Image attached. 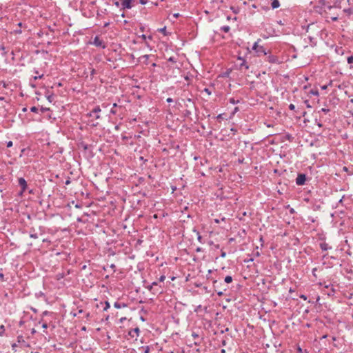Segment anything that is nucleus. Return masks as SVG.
<instances>
[{
	"label": "nucleus",
	"instance_id": "c85d7f7f",
	"mask_svg": "<svg viewBox=\"0 0 353 353\" xmlns=\"http://www.w3.org/2000/svg\"><path fill=\"white\" fill-rule=\"evenodd\" d=\"M347 63L350 64L353 63V56H350L347 58Z\"/></svg>",
	"mask_w": 353,
	"mask_h": 353
},
{
	"label": "nucleus",
	"instance_id": "37998d69",
	"mask_svg": "<svg viewBox=\"0 0 353 353\" xmlns=\"http://www.w3.org/2000/svg\"><path fill=\"white\" fill-rule=\"evenodd\" d=\"M140 37L143 39V40H145L147 39V37L145 34H142L141 36H140Z\"/></svg>",
	"mask_w": 353,
	"mask_h": 353
},
{
	"label": "nucleus",
	"instance_id": "4468645a",
	"mask_svg": "<svg viewBox=\"0 0 353 353\" xmlns=\"http://www.w3.org/2000/svg\"><path fill=\"white\" fill-rule=\"evenodd\" d=\"M114 307L119 309L121 307H126V305L125 303H123L122 305L119 303V302H115L114 304Z\"/></svg>",
	"mask_w": 353,
	"mask_h": 353
},
{
	"label": "nucleus",
	"instance_id": "49530a36",
	"mask_svg": "<svg viewBox=\"0 0 353 353\" xmlns=\"http://www.w3.org/2000/svg\"><path fill=\"white\" fill-rule=\"evenodd\" d=\"M148 288L151 291V290H154V286L151 284L150 285H149L148 287Z\"/></svg>",
	"mask_w": 353,
	"mask_h": 353
},
{
	"label": "nucleus",
	"instance_id": "e433bc0d",
	"mask_svg": "<svg viewBox=\"0 0 353 353\" xmlns=\"http://www.w3.org/2000/svg\"><path fill=\"white\" fill-rule=\"evenodd\" d=\"M315 122L319 127L321 128L323 126L322 123L321 122L318 121L317 119H315Z\"/></svg>",
	"mask_w": 353,
	"mask_h": 353
},
{
	"label": "nucleus",
	"instance_id": "2f4dec72",
	"mask_svg": "<svg viewBox=\"0 0 353 353\" xmlns=\"http://www.w3.org/2000/svg\"><path fill=\"white\" fill-rule=\"evenodd\" d=\"M40 110H41V112H45L49 111L50 108H43V107H41Z\"/></svg>",
	"mask_w": 353,
	"mask_h": 353
},
{
	"label": "nucleus",
	"instance_id": "79ce46f5",
	"mask_svg": "<svg viewBox=\"0 0 353 353\" xmlns=\"http://www.w3.org/2000/svg\"><path fill=\"white\" fill-rule=\"evenodd\" d=\"M308 39H310L311 43H315V42L314 41V39L313 37L310 36V37H308Z\"/></svg>",
	"mask_w": 353,
	"mask_h": 353
},
{
	"label": "nucleus",
	"instance_id": "9b49d317",
	"mask_svg": "<svg viewBox=\"0 0 353 353\" xmlns=\"http://www.w3.org/2000/svg\"><path fill=\"white\" fill-rule=\"evenodd\" d=\"M280 6V2L279 0H273L271 3V7L272 9L278 8Z\"/></svg>",
	"mask_w": 353,
	"mask_h": 353
},
{
	"label": "nucleus",
	"instance_id": "bf43d9fd",
	"mask_svg": "<svg viewBox=\"0 0 353 353\" xmlns=\"http://www.w3.org/2000/svg\"><path fill=\"white\" fill-rule=\"evenodd\" d=\"M94 73H95V70L92 69V70L91 72V74L93 75Z\"/></svg>",
	"mask_w": 353,
	"mask_h": 353
},
{
	"label": "nucleus",
	"instance_id": "4be33fe9",
	"mask_svg": "<svg viewBox=\"0 0 353 353\" xmlns=\"http://www.w3.org/2000/svg\"><path fill=\"white\" fill-rule=\"evenodd\" d=\"M229 101H230V103H232V104H236V103H238L239 102V100H235L234 98H230V99H229Z\"/></svg>",
	"mask_w": 353,
	"mask_h": 353
},
{
	"label": "nucleus",
	"instance_id": "bb28decb",
	"mask_svg": "<svg viewBox=\"0 0 353 353\" xmlns=\"http://www.w3.org/2000/svg\"><path fill=\"white\" fill-rule=\"evenodd\" d=\"M56 278L57 280H60L61 279L63 278V274L59 273L56 275Z\"/></svg>",
	"mask_w": 353,
	"mask_h": 353
},
{
	"label": "nucleus",
	"instance_id": "0e129e2a",
	"mask_svg": "<svg viewBox=\"0 0 353 353\" xmlns=\"http://www.w3.org/2000/svg\"><path fill=\"white\" fill-rule=\"evenodd\" d=\"M17 26H18L19 27H21V26H22V23L19 22V23L17 24Z\"/></svg>",
	"mask_w": 353,
	"mask_h": 353
},
{
	"label": "nucleus",
	"instance_id": "f704fd0d",
	"mask_svg": "<svg viewBox=\"0 0 353 353\" xmlns=\"http://www.w3.org/2000/svg\"><path fill=\"white\" fill-rule=\"evenodd\" d=\"M289 108L291 110H294L295 109V105L292 103L290 104L289 105Z\"/></svg>",
	"mask_w": 353,
	"mask_h": 353
},
{
	"label": "nucleus",
	"instance_id": "0eeeda50",
	"mask_svg": "<svg viewBox=\"0 0 353 353\" xmlns=\"http://www.w3.org/2000/svg\"><path fill=\"white\" fill-rule=\"evenodd\" d=\"M238 60L241 61V63H239V70H243V68H245V70L249 69V65L248 64V63L246 62V61L244 59H243L241 57H239Z\"/></svg>",
	"mask_w": 353,
	"mask_h": 353
},
{
	"label": "nucleus",
	"instance_id": "6e6552de",
	"mask_svg": "<svg viewBox=\"0 0 353 353\" xmlns=\"http://www.w3.org/2000/svg\"><path fill=\"white\" fill-rule=\"evenodd\" d=\"M267 61L271 63H279L277 57L272 54H269L267 57Z\"/></svg>",
	"mask_w": 353,
	"mask_h": 353
},
{
	"label": "nucleus",
	"instance_id": "4d7b16f0",
	"mask_svg": "<svg viewBox=\"0 0 353 353\" xmlns=\"http://www.w3.org/2000/svg\"><path fill=\"white\" fill-rule=\"evenodd\" d=\"M128 139V137H125V136H123V137H122V139H123V140H127Z\"/></svg>",
	"mask_w": 353,
	"mask_h": 353
},
{
	"label": "nucleus",
	"instance_id": "3c124183",
	"mask_svg": "<svg viewBox=\"0 0 353 353\" xmlns=\"http://www.w3.org/2000/svg\"><path fill=\"white\" fill-rule=\"evenodd\" d=\"M85 317L87 319H89V318L90 317V314L88 312L85 314Z\"/></svg>",
	"mask_w": 353,
	"mask_h": 353
},
{
	"label": "nucleus",
	"instance_id": "dca6fc26",
	"mask_svg": "<svg viewBox=\"0 0 353 353\" xmlns=\"http://www.w3.org/2000/svg\"><path fill=\"white\" fill-rule=\"evenodd\" d=\"M230 30V28L228 26H223L221 28V30L223 31L224 32H228Z\"/></svg>",
	"mask_w": 353,
	"mask_h": 353
},
{
	"label": "nucleus",
	"instance_id": "864d4df0",
	"mask_svg": "<svg viewBox=\"0 0 353 353\" xmlns=\"http://www.w3.org/2000/svg\"><path fill=\"white\" fill-rule=\"evenodd\" d=\"M114 5H115L116 6L119 7V5H120V3H119V1H116V2H114Z\"/></svg>",
	"mask_w": 353,
	"mask_h": 353
},
{
	"label": "nucleus",
	"instance_id": "72a5a7b5",
	"mask_svg": "<svg viewBox=\"0 0 353 353\" xmlns=\"http://www.w3.org/2000/svg\"><path fill=\"white\" fill-rule=\"evenodd\" d=\"M331 84H332V82H330L328 85H324L321 86V89L326 90L327 88L328 85H330Z\"/></svg>",
	"mask_w": 353,
	"mask_h": 353
},
{
	"label": "nucleus",
	"instance_id": "39448f33",
	"mask_svg": "<svg viewBox=\"0 0 353 353\" xmlns=\"http://www.w3.org/2000/svg\"><path fill=\"white\" fill-rule=\"evenodd\" d=\"M135 0H123L121 3V9H130L132 8V2Z\"/></svg>",
	"mask_w": 353,
	"mask_h": 353
},
{
	"label": "nucleus",
	"instance_id": "a211bd4d",
	"mask_svg": "<svg viewBox=\"0 0 353 353\" xmlns=\"http://www.w3.org/2000/svg\"><path fill=\"white\" fill-rule=\"evenodd\" d=\"M117 107V104L116 103H114L113 104V107L110 110V114H117V110H114V108H116Z\"/></svg>",
	"mask_w": 353,
	"mask_h": 353
},
{
	"label": "nucleus",
	"instance_id": "8fccbe9b",
	"mask_svg": "<svg viewBox=\"0 0 353 353\" xmlns=\"http://www.w3.org/2000/svg\"><path fill=\"white\" fill-rule=\"evenodd\" d=\"M14 32L17 34H21V30H15Z\"/></svg>",
	"mask_w": 353,
	"mask_h": 353
},
{
	"label": "nucleus",
	"instance_id": "7c9ffc66",
	"mask_svg": "<svg viewBox=\"0 0 353 353\" xmlns=\"http://www.w3.org/2000/svg\"><path fill=\"white\" fill-rule=\"evenodd\" d=\"M30 111L32 112H38V108L35 106H33L30 108Z\"/></svg>",
	"mask_w": 353,
	"mask_h": 353
},
{
	"label": "nucleus",
	"instance_id": "cd10ccee",
	"mask_svg": "<svg viewBox=\"0 0 353 353\" xmlns=\"http://www.w3.org/2000/svg\"><path fill=\"white\" fill-rule=\"evenodd\" d=\"M110 307V303L108 301L105 302V307L103 308V310H107Z\"/></svg>",
	"mask_w": 353,
	"mask_h": 353
},
{
	"label": "nucleus",
	"instance_id": "2eb2a0df",
	"mask_svg": "<svg viewBox=\"0 0 353 353\" xmlns=\"http://www.w3.org/2000/svg\"><path fill=\"white\" fill-rule=\"evenodd\" d=\"M193 232H196V234H197V239L199 242H201V240H202V236H201L199 232L196 229V228H194L193 229Z\"/></svg>",
	"mask_w": 353,
	"mask_h": 353
},
{
	"label": "nucleus",
	"instance_id": "774afa93",
	"mask_svg": "<svg viewBox=\"0 0 353 353\" xmlns=\"http://www.w3.org/2000/svg\"><path fill=\"white\" fill-rule=\"evenodd\" d=\"M179 13H177V14H174V16L175 17H179Z\"/></svg>",
	"mask_w": 353,
	"mask_h": 353
},
{
	"label": "nucleus",
	"instance_id": "a18cd8bd",
	"mask_svg": "<svg viewBox=\"0 0 353 353\" xmlns=\"http://www.w3.org/2000/svg\"><path fill=\"white\" fill-rule=\"evenodd\" d=\"M42 327L46 329L48 327V324L46 323H43Z\"/></svg>",
	"mask_w": 353,
	"mask_h": 353
},
{
	"label": "nucleus",
	"instance_id": "c756f323",
	"mask_svg": "<svg viewBox=\"0 0 353 353\" xmlns=\"http://www.w3.org/2000/svg\"><path fill=\"white\" fill-rule=\"evenodd\" d=\"M203 92L207 93L208 95H210L212 94V92L210 91V90L209 88H205L203 90Z\"/></svg>",
	"mask_w": 353,
	"mask_h": 353
},
{
	"label": "nucleus",
	"instance_id": "69168bd1",
	"mask_svg": "<svg viewBox=\"0 0 353 353\" xmlns=\"http://www.w3.org/2000/svg\"><path fill=\"white\" fill-rule=\"evenodd\" d=\"M23 112H26L27 111V108H23V110H22Z\"/></svg>",
	"mask_w": 353,
	"mask_h": 353
},
{
	"label": "nucleus",
	"instance_id": "603ef678",
	"mask_svg": "<svg viewBox=\"0 0 353 353\" xmlns=\"http://www.w3.org/2000/svg\"><path fill=\"white\" fill-rule=\"evenodd\" d=\"M305 103H306L307 108H311L310 105L308 103V101H305Z\"/></svg>",
	"mask_w": 353,
	"mask_h": 353
},
{
	"label": "nucleus",
	"instance_id": "5fc2aeb1",
	"mask_svg": "<svg viewBox=\"0 0 353 353\" xmlns=\"http://www.w3.org/2000/svg\"><path fill=\"white\" fill-rule=\"evenodd\" d=\"M52 96H48V101L51 102L52 101Z\"/></svg>",
	"mask_w": 353,
	"mask_h": 353
},
{
	"label": "nucleus",
	"instance_id": "58836bf2",
	"mask_svg": "<svg viewBox=\"0 0 353 353\" xmlns=\"http://www.w3.org/2000/svg\"><path fill=\"white\" fill-rule=\"evenodd\" d=\"M12 146V141H10L7 143V147L10 148Z\"/></svg>",
	"mask_w": 353,
	"mask_h": 353
},
{
	"label": "nucleus",
	"instance_id": "f03ea898",
	"mask_svg": "<svg viewBox=\"0 0 353 353\" xmlns=\"http://www.w3.org/2000/svg\"><path fill=\"white\" fill-rule=\"evenodd\" d=\"M252 49L254 50H255L258 54L259 55L260 54H264V55H266L267 53L265 52V48H263V46H259L258 45V42H255L252 46Z\"/></svg>",
	"mask_w": 353,
	"mask_h": 353
},
{
	"label": "nucleus",
	"instance_id": "a19ab883",
	"mask_svg": "<svg viewBox=\"0 0 353 353\" xmlns=\"http://www.w3.org/2000/svg\"><path fill=\"white\" fill-rule=\"evenodd\" d=\"M165 279V276L164 275H162L161 276V277L159 278V281H163Z\"/></svg>",
	"mask_w": 353,
	"mask_h": 353
},
{
	"label": "nucleus",
	"instance_id": "680f3d73",
	"mask_svg": "<svg viewBox=\"0 0 353 353\" xmlns=\"http://www.w3.org/2000/svg\"><path fill=\"white\" fill-rule=\"evenodd\" d=\"M221 257H225V252H222V254H221Z\"/></svg>",
	"mask_w": 353,
	"mask_h": 353
},
{
	"label": "nucleus",
	"instance_id": "6ab92c4d",
	"mask_svg": "<svg viewBox=\"0 0 353 353\" xmlns=\"http://www.w3.org/2000/svg\"><path fill=\"white\" fill-rule=\"evenodd\" d=\"M310 94H311L312 95L318 96L319 95V92H318V90L316 89H312L310 91Z\"/></svg>",
	"mask_w": 353,
	"mask_h": 353
},
{
	"label": "nucleus",
	"instance_id": "9d476101",
	"mask_svg": "<svg viewBox=\"0 0 353 353\" xmlns=\"http://www.w3.org/2000/svg\"><path fill=\"white\" fill-rule=\"evenodd\" d=\"M30 237L32 239H37L39 237L38 234L35 232V229L33 228H30Z\"/></svg>",
	"mask_w": 353,
	"mask_h": 353
},
{
	"label": "nucleus",
	"instance_id": "c03bdc74",
	"mask_svg": "<svg viewBox=\"0 0 353 353\" xmlns=\"http://www.w3.org/2000/svg\"><path fill=\"white\" fill-rule=\"evenodd\" d=\"M141 4L144 5L146 3V0H139Z\"/></svg>",
	"mask_w": 353,
	"mask_h": 353
},
{
	"label": "nucleus",
	"instance_id": "ddd939ff",
	"mask_svg": "<svg viewBox=\"0 0 353 353\" xmlns=\"http://www.w3.org/2000/svg\"><path fill=\"white\" fill-rule=\"evenodd\" d=\"M216 283H217V281H214V288L215 291L216 292L218 296H221L223 294V291H218V290L216 289L217 286L216 285Z\"/></svg>",
	"mask_w": 353,
	"mask_h": 353
},
{
	"label": "nucleus",
	"instance_id": "423d86ee",
	"mask_svg": "<svg viewBox=\"0 0 353 353\" xmlns=\"http://www.w3.org/2000/svg\"><path fill=\"white\" fill-rule=\"evenodd\" d=\"M18 183H19V185L21 188V194H22L23 192H24L26 191V190L27 188V182L23 178L21 177L18 179Z\"/></svg>",
	"mask_w": 353,
	"mask_h": 353
},
{
	"label": "nucleus",
	"instance_id": "ea45409f",
	"mask_svg": "<svg viewBox=\"0 0 353 353\" xmlns=\"http://www.w3.org/2000/svg\"><path fill=\"white\" fill-rule=\"evenodd\" d=\"M300 298L303 299V300H305V301L307 300V296L305 295H304V294L300 295Z\"/></svg>",
	"mask_w": 353,
	"mask_h": 353
},
{
	"label": "nucleus",
	"instance_id": "7ed1b4c3",
	"mask_svg": "<svg viewBox=\"0 0 353 353\" xmlns=\"http://www.w3.org/2000/svg\"><path fill=\"white\" fill-rule=\"evenodd\" d=\"M306 181V175L305 174H299L296 179V183L298 185H303Z\"/></svg>",
	"mask_w": 353,
	"mask_h": 353
},
{
	"label": "nucleus",
	"instance_id": "052dcab7",
	"mask_svg": "<svg viewBox=\"0 0 353 353\" xmlns=\"http://www.w3.org/2000/svg\"><path fill=\"white\" fill-rule=\"evenodd\" d=\"M192 336H193V337H194V338H196V337H197V336H198V335H197L196 334L193 333V334H192Z\"/></svg>",
	"mask_w": 353,
	"mask_h": 353
},
{
	"label": "nucleus",
	"instance_id": "c9c22d12",
	"mask_svg": "<svg viewBox=\"0 0 353 353\" xmlns=\"http://www.w3.org/2000/svg\"><path fill=\"white\" fill-rule=\"evenodd\" d=\"M36 295L37 297H39V296H43L44 294L42 292H39V293H37Z\"/></svg>",
	"mask_w": 353,
	"mask_h": 353
},
{
	"label": "nucleus",
	"instance_id": "f3484780",
	"mask_svg": "<svg viewBox=\"0 0 353 353\" xmlns=\"http://www.w3.org/2000/svg\"><path fill=\"white\" fill-rule=\"evenodd\" d=\"M224 281L227 283H230L232 281V277L231 276H226Z\"/></svg>",
	"mask_w": 353,
	"mask_h": 353
},
{
	"label": "nucleus",
	"instance_id": "f8f14e48",
	"mask_svg": "<svg viewBox=\"0 0 353 353\" xmlns=\"http://www.w3.org/2000/svg\"><path fill=\"white\" fill-rule=\"evenodd\" d=\"M320 248L323 251H326L328 249H331V247H329L328 244L325 242L320 243Z\"/></svg>",
	"mask_w": 353,
	"mask_h": 353
},
{
	"label": "nucleus",
	"instance_id": "4c0bfd02",
	"mask_svg": "<svg viewBox=\"0 0 353 353\" xmlns=\"http://www.w3.org/2000/svg\"><path fill=\"white\" fill-rule=\"evenodd\" d=\"M43 74H41V75H39V76H35V77H34V79L37 80L38 79H41V78H43Z\"/></svg>",
	"mask_w": 353,
	"mask_h": 353
},
{
	"label": "nucleus",
	"instance_id": "20e7f679",
	"mask_svg": "<svg viewBox=\"0 0 353 353\" xmlns=\"http://www.w3.org/2000/svg\"><path fill=\"white\" fill-rule=\"evenodd\" d=\"M93 45H94L95 46L97 47H101L102 48H105V45L103 42V40H101L99 36H96L94 38V41L92 43Z\"/></svg>",
	"mask_w": 353,
	"mask_h": 353
},
{
	"label": "nucleus",
	"instance_id": "412c9836",
	"mask_svg": "<svg viewBox=\"0 0 353 353\" xmlns=\"http://www.w3.org/2000/svg\"><path fill=\"white\" fill-rule=\"evenodd\" d=\"M141 348L143 349L144 353L150 352V348L149 346L141 347Z\"/></svg>",
	"mask_w": 353,
	"mask_h": 353
},
{
	"label": "nucleus",
	"instance_id": "b1692460",
	"mask_svg": "<svg viewBox=\"0 0 353 353\" xmlns=\"http://www.w3.org/2000/svg\"><path fill=\"white\" fill-rule=\"evenodd\" d=\"M90 123H91V125L93 127H97L99 125V123L94 122L93 119L90 121Z\"/></svg>",
	"mask_w": 353,
	"mask_h": 353
},
{
	"label": "nucleus",
	"instance_id": "473e14b6",
	"mask_svg": "<svg viewBox=\"0 0 353 353\" xmlns=\"http://www.w3.org/2000/svg\"><path fill=\"white\" fill-rule=\"evenodd\" d=\"M110 268L113 270V272H115V270H116V265L114 264H111L110 265Z\"/></svg>",
	"mask_w": 353,
	"mask_h": 353
},
{
	"label": "nucleus",
	"instance_id": "a878e982",
	"mask_svg": "<svg viewBox=\"0 0 353 353\" xmlns=\"http://www.w3.org/2000/svg\"><path fill=\"white\" fill-rule=\"evenodd\" d=\"M324 112L325 114H326V113L330 112V109L323 108L319 112Z\"/></svg>",
	"mask_w": 353,
	"mask_h": 353
},
{
	"label": "nucleus",
	"instance_id": "5701e85b",
	"mask_svg": "<svg viewBox=\"0 0 353 353\" xmlns=\"http://www.w3.org/2000/svg\"><path fill=\"white\" fill-rule=\"evenodd\" d=\"M149 57H150L149 55L145 54V55L141 56L139 59H140L141 60H142V59H143V61H146L148 59Z\"/></svg>",
	"mask_w": 353,
	"mask_h": 353
},
{
	"label": "nucleus",
	"instance_id": "6e6d98bb",
	"mask_svg": "<svg viewBox=\"0 0 353 353\" xmlns=\"http://www.w3.org/2000/svg\"><path fill=\"white\" fill-rule=\"evenodd\" d=\"M201 250H202V249H201V248H197L196 249V252H201Z\"/></svg>",
	"mask_w": 353,
	"mask_h": 353
},
{
	"label": "nucleus",
	"instance_id": "393cba45",
	"mask_svg": "<svg viewBox=\"0 0 353 353\" xmlns=\"http://www.w3.org/2000/svg\"><path fill=\"white\" fill-rule=\"evenodd\" d=\"M168 61L170 62H172V63H176V59L174 57H170L168 59Z\"/></svg>",
	"mask_w": 353,
	"mask_h": 353
},
{
	"label": "nucleus",
	"instance_id": "338daca9",
	"mask_svg": "<svg viewBox=\"0 0 353 353\" xmlns=\"http://www.w3.org/2000/svg\"><path fill=\"white\" fill-rule=\"evenodd\" d=\"M4 99H5V98L3 97H0V101H3Z\"/></svg>",
	"mask_w": 353,
	"mask_h": 353
},
{
	"label": "nucleus",
	"instance_id": "13d9d810",
	"mask_svg": "<svg viewBox=\"0 0 353 353\" xmlns=\"http://www.w3.org/2000/svg\"><path fill=\"white\" fill-rule=\"evenodd\" d=\"M152 285L153 286H157V282H153V283H152Z\"/></svg>",
	"mask_w": 353,
	"mask_h": 353
},
{
	"label": "nucleus",
	"instance_id": "f257e3e1",
	"mask_svg": "<svg viewBox=\"0 0 353 353\" xmlns=\"http://www.w3.org/2000/svg\"><path fill=\"white\" fill-rule=\"evenodd\" d=\"M101 112V109L99 105H97L93 108L92 111L86 114V117L94 118L95 119H101L99 113Z\"/></svg>",
	"mask_w": 353,
	"mask_h": 353
},
{
	"label": "nucleus",
	"instance_id": "09e8293b",
	"mask_svg": "<svg viewBox=\"0 0 353 353\" xmlns=\"http://www.w3.org/2000/svg\"><path fill=\"white\" fill-rule=\"evenodd\" d=\"M159 31H160V32H165V27H164V28H161V29L159 30Z\"/></svg>",
	"mask_w": 353,
	"mask_h": 353
},
{
	"label": "nucleus",
	"instance_id": "e2e57ef3",
	"mask_svg": "<svg viewBox=\"0 0 353 353\" xmlns=\"http://www.w3.org/2000/svg\"><path fill=\"white\" fill-rule=\"evenodd\" d=\"M216 117L217 119H221L222 117V114H220Z\"/></svg>",
	"mask_w": 353,
	"mask_h": 353
},
{
	"label": "nucleus",
	"instance_id": "de8ad7c7",
	"mask_svg": "<svg viewBox=\"0 0 353 353\" xmlns=\"http://www.w3.org/2000/svg\"><path fill=\"white\" fill-rule=\"evenodd\" d=\"M166 101H167L168 103H171V102H172V101H173V99H172V98H168V99H167V100H166Z\"/></svg>",
	"mask_w": 353,
	"mask_h": 353
},
{
	"label": "nucleus",
	"instance_id": "1a4fd4ad",
	"mask_svg": "<svg viewBox=\"0 0 353 353\" xmlns=\"http://www.w3.org/2000/svg\"><path fill=\"white\" fill-rule=\"evenodd\" d=\"M139 329L138 327L132 329L129 331L128 334L132 337H137L139 336Z\"/></svg>",
	"mask_w": 353,
	"mask_h": 353
},
{
	"label": "nucleus",
	"instance_id": "aec40b11",
	"mask_svg": "<svg viewBox=\"0 0 353 353\" xmlns=\"http://www.w3.org/2000/svg\"><path fill=\"white\" fill-rule=\"evenodd\" d=\"M5 332V327L3 325H1L0 326V336H2Z\"/></svg>",
	"mask_w": 353,
	"mask_h": 353
}]
</instances>
